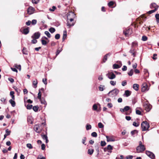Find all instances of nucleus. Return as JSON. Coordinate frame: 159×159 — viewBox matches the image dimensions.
<instances>
[{"label": "nucleus", "instance_id": "nucleus-1", "mask_svg": "<svg viewBox=\"0 0 159 159\" xmlns=\"http://www.w3.org/2000/svg\"><path fill=\"white\" fill-rule=\"evenodd\" d=\"M143 141L139 142V145L136 148V152L137 153H142L146 149L145 146L143 144Z\"/></svg>", "mask_w": 159, "mask_h": 159}, {"label": "nucleus", "instance_id": "nucleus-2", "mask_svg": "<svg viewBox=\"0 0 159 159\" xmlns=\"http://www.w3.org/2000/svg\"><path fill=\"white\" fill-rule=\"evenodd\" d=\"M141 127L143 131L148 130L150 127L149 124L146 121H143L141 124Z\"/></svg>", "mask_w": 159, "mask_h": 159}, {"label": "nucleus", "instance_id": "nucleus-3", "mask_svg": "<svg viewBox=\"0 0 159 159\" xmlns=\"http://www.w3.org/2000/svg\"><path fill=\"white\" fill-rule=\"evenodd\" d=\"M67 19L70 20L71 21L72 20H74V19L76 18V16L74 12L72 11H69L67 14Z\"/></svg>", "mask_w": 159, "mask_h": 159}, {"label": "nucleus", "instance_id": "nucleus-4", "mask_svg": "<svg viewBox=\"0 0 159 159\" xmlns=\"http://www.w3.org/2000/svg\"><path fill=\"white\" fill-rule=\"evenodd\" d=\"M119 92V91L116 89H115L113 90L110 91L108 93L107 95L108 96L113 97H115L117 95Z\"/></svg>", "mask_w": 159, "mask_h": 159}, {"label": "nucleus", "instance_id": "nucleus-5", "mask_svg": "<svg viewBox=\"0 0 159 159\" xmlns=\"http://www.w3.org/2000/svg\"><path fill=\"white\" fill-rule=\"evenodd\" d=\"M133 33L132 29L129 27H128L124 30L123 33L126 37H128L131 35Z\"/></svg>", "mask_w": 159, "mask_h": 159}, {"label": "nucleus", "instance_id": "nucleus-6", "mask_svg": "<svg viewBox=\"0 0 159 159\" xmlns=\"http://www.w3.org/2000/svg\"><path fill=\"white\" fill-rule=\"evenodd\" d=\"M67 26H68V28H70L71 27L73 26L75 24V21L74 20H72L71 21L70 20L67 19Z\"/></svg>", "mask_w": 159, "mask_h": 159}, {"label": "nucleus", "instance_id": "nucleus-7", "mask_svg": "<svg viewBox=\"0 0 159 159\" xmlns=\"http://www.w3.org/2000/svg\"><path fill=\"white\" fill-rule=\"evenodd\" d=\"M24 27L21 28L20 30V31L22 34L26 35L28 34L29 32V27H26L24 28Z\"/></svg>", "mask_w": 159, "mask_h": 159}, {"label": "nucleus", "instance_id": "nucleus-8", "mask_svg": "<svg viewBox=\"0 0 159 159\" xmlns=\"http://www.w3.org/2000/svg\"><path fill=\"white\" fill-rule=\"evenodd\" d=\"M124 110L125 112H126L125 113L126 115H129L131 113V109L129 106H126L124 107Z\"/></svg>", "mask_w": 159, "mask_h": 159}, {"label": "nucleus", "instance_id": "nucleus-9", "mask_svg": "<svg viewBox=\"0 0 159 159\" xmlns=\"http://www.w3.org/2000/svg\"><path fill=\"white\" fill-rule=\"evenodd\" d=\"M143 107L145 110L147 112L149 111L152 107V106L148 103L145 104Z\"/></svg>", "mask_w": 159, "mask_h": 159}, {"label": "nucleus", "instance_id": "nucleus-10", "mask_svg": "<svg viewBox=\"0 0 159 159\" xmlns=\"http://www.w3.org/2000/svg\"><path fill=\"white\" fill-rule=\"evenodd\" d=\"M146 154L148 156L152 159H154L155 158V156L154 154L152 152L148 151H146Z\"/></svg>", "mask_w": 159, "mask_h": 159}, {"label": "nucleus", "instance_id": "nucleus-11", "mask_svg": "<svg viewBox=\"0 0 159 159\" xmlns=\"http://www.w3.org/2000/svg\"><path fill=\"white\" fill-rule=\"evenodd\" d=\"M113 149V147L110 145H109L107 147H106L104 148V152H108L110 153H111L112 152L111 150Z\"/></svg>", "mask_w": 159, "mask_h": 159}, {"label": "nucleus", "instance_id": "nucleus-12", "mask_svg": "<svg viewBox=\"0 0 159 159\" xmlns=\"http://www.w3.org/2000/svg\"><path fill=\"white\" fill-rule=\"evenodd\" d=\"M35 11V9L34 8L30 6L29 7L27 10V12L28 14L29 15H31L33 14Z\"/></svg>", "mask_w": 159, "mask_h": 159}, {"label": "nucleus", "instance_id": "nucleus-13", "mask_svg": "<svg viewBox=\"0 0 159 159\" xmlns=\"http://www.w3.org/2000/svg\"><path fill=\"white\" fill-rule=\"evenodd\" d=\"M110 79H113L116 78V75L112 72L108 73L106 75Z\"/></svg>", "mask_w": 159, "mask_h": 159}, {"label": "nucleus", "instance_id": "nucleus-14", "mask_svg": "<svg viewBox=\"0 0 159 159\" xmlns=\"http://www.w3.org/2000/svg\"><path fill=\"white\" fill-rule=\"evenodd\" d=\"M40 36V33L39 32H38L35 33L33 35L31 36V38L33 39H38L39 38Z\"/></svg>", "mask_w": 159, "mask_h": 159}, {"label": "nucleus", "instance_id": "nucleus-15", "mask_svg": "<svg viewBox=\"0 0 159 159\" xmlns=\"http://www.w3.org/2000/svg\"><path fill=\"white\" fill-rule=\"evenodd\" d=\"M148 85L146 83H144L142 85L141 91L142 92H144L145 91L148 90Z\"/></svg>", "mask_w": 159, "mask_h": 159}, {"label": "nucleus", "instance_id": "nucleus-16", "mask_svg": "<svg viewBox=\"0 0 159 159\" xmlns=\"http://www.w3.org/2000/svg\"><path fill=\"white\" fill-rule=\"evenodd\" d=\"M34 130L37 133H39L41 132V129L39 128V125L38 124L34 125Z\"/></svg>", "mask_w": 159, "mask_h": 159}, {"label": "nucleus", "instance_id": "nucleus-17", "mask_svg": "<svg viewBox=\"0 0 159 159\" xmlns=\"http://www.w3.org/2000/svg\"><path fill=\"white\" fill-rule=\"evenodd\" d=\"M111 55V53L109 52V53H108L107 54L105 55H104V56L103 57V58L102 59V63H105V62H106V61H107V57H108V56L110 57Z\"/></svg>", "mask_w": 159, "mask_h": 159}, {"label": "nucleus", "instance_id": "nucleus-18", "mask_svg": "<svg viewBox=\"0 0 159 159\" xmlns=\"http://www.w3.org/2000/svg\"><path fill=\"white\" fill-rule=\"evenodd\" d=\"M158 6L155 3H152L150 6V7L152 9L154 8V9H156V11L158 8Z\"/></svg>", "mask_w": 159, "mask_h": 159}, {"label": "nucleus", "instance_id": "nucleus-19", "mask_svg": "<svg viewBox=\"0 0 159 159\" xmlns=\"http://www.w3.org/2000/svg\"><path fill=\"white\" fill-rule=\"evenodd\" d=\"M38 125H39V128L41 129V131L42 129H43L44 127L46 125V124L45 122H44L42 123L41 124H39Z\"/></svg>", "mask_w": 159, "mask_h": 159}, {"label": "nucleus", "instance_id": "nucleus-20", "mask_svg": "<svg viewBox=\"0 0 159 159\" xmlns=\"http://www.w3.org/2000/svg\"><path fill=\"white\" fill-rule=\"evenodd\" d=\"M122 65V63H121V65L118 64H115L113 65V69H118L120 68Z\"/></svg>", "mask_w": 159, "mask_h": 159}, {"label": "nucleus", "instance_id": "nucleus-21", "mask_svg": "<svg viewBox=\"0 0 159 159\" xmlns=\"http://www.w3.org/2000/svg\"><path fill=\"white\" fill-rule=\"evenodd\" d=\"M138 133V131L137 130H134L131 132V134L132 136L134 137Z\"/></svg>", "mask_w": 159, "mask_h": 159}, {"label": "nucleus", "instance_id": "nucleus-22", "mask_svg": "<svg viewBox=\"0 0 159 159\" xmlns=\"http://www.w3.org/2000/svg\"><path fill=\"white\" fill-rule=\"evenodd\" d=\"M66 33L67 32H66V30L64 31L63 35V37H62V41H64L66 38V36H67Z\"/></svg>", "mask_w": 159, "mask_h": 159}, {"label": "nucleus", "instance_id": "nucleus-23", "mask_svg": "<svg viewBox=\"0 0 159 159\" xmlns=\"http://www.w3.org/2000/svg\"><path fill=\"white\" fill-rule=\"evenodd\" d=\"M131 94V92L129 90H126L125 91L124 95H125L127 97H129Z\"/></svg>", "mask_w": 159, "mask_h": 159}, {"label": "nucleus", "instance_id": "nucleus-24", "mask_svg": "<svg viewBox=\"0 0 159 159\" xmlns=\"http://www.w3.org/2000/svg\"><path fill=\"white\" fill-rule=\"evenodd\" d=\"M139 85L138 84H134L133 85V88L136 91H138L139 89Z\"/></svg>", "mask_w": 159, "mask_h": 159}, {"label": "nucleus", "instance_id": "nucleus-25", "mask_svg": "<svg viewBox=\"0 0 159 159\" xmlns=\"http://www.w3.org/2000/svg\"><path fill=\"white\" fill-rule=\"evenodd\" d=\"M38 82L37 79L34 80L33 82V85L34 88H36L37 87V84Z\"/></svg>", "mask_w": 159, "mask_h": 159}, {"label": "nucleus", "instance_id": "nucleus-26", "mask_svg": "<svg viewBox=\"0 0 159 159\" xmlns=\"http://www.w3.org/2000/svg\"><path fill=\"white\" fill-rule=\"evenodd\" d=\"M9 102L11 104L12 107H14L16 106V102L12 99L10 100Z\"/></svg>", "mask_w": 159, "mask_h": 159}, {"label": "nucleus", "instance_id": "nucleus-27", "mask_svg": "<svg viewBox=\"0 0 159 159\" xmlns=\"http://www.w3.org/2000/svg\"><path fill=\"white\" fill-rule=\"evenodd\" d=\"M129 52L132 54V55L134 56V57H135V48H131L130 50L129 51Z\"/></svg>", "mask_w": 159, "mask_h": 159}, {"label": "nucleus", "instance_id": "nucleus-28", "mask_svg": "<svg viewBox=\"0 0 159 159\" xmlns=\"http://www.w3.org/2000/svg\"><path fill=\"white\" fill-rule=\"evenodd\" d=\"M62 48H59L57 51L56 53V56H57L59 53L62 51Z\"/></svg>", "mask_w": 159, "mask_h": 159}, {"label": "nucleus", "instance_id": "nucleus-29", "mask_svg": "<svg viewBox=\"0 0 159 159\" xmlns=\"http://www.w3.org/2000/svg\"><path fill=\"white\" fill-rule=\"evenodd\" d=\"M41 135L42 138L43 139H48V137L46 134H44L43 133H42L41 134Z\"/></svg>", "mask_w": 159, "mask_h": 159}, {"label": "nucleus", "instance_id": "nucleus-30", "mask_svg": "<svg viewBox=\"0 0 159 159\" xmlns=\"http://www.w3.org/2000/svg\"><path fill=\"white\" fill-rule=\"evenodd\" d=\"M14 91H11L10 92V95L12 99L13 100H14L15 99V96L14 95Z\"/></svg>", "mask_w": 159, "mask_h": 159}, {"label": "nucleus", "instance_id": "nucleus-31", "mask_svg": "<svg viewBox=\"0 0 159 159\" xmlns=\"http://www.w3.org/2000/svg\"><path fill=\"white\" fill-rule=\"evenodd\" d=\"M22 53L23 54H28V52L26 48H23V49L22 50Z\"/></svg>", "mask_w": 159, "mask_h": 159}, {"label": "nucleus", "instance_id": "nucleus-32", "mask_svg": "<svg viewBox=\"0 0 159 159\" xmlns=\"http://www.w3.org/2000/svg\"><path fill=\"white\" fill-rule=\"evenodd\" d=\"M14 66L17 69H19V70H21V66L20 65H18L17 64H15L14 65Z\"/></svg>", "mask_w": 159, "mask_h": 159}, {"label": "nucleus", "instance_id": "nucleus-33", "mask_svg": "<svg viewBox=\"0 0 159 159\" xmlns=\"http://www.w3.org/2000/svg\"><path fill=\"white\" fill-rule=\"evenodd\" d=\"M39 107L38 106H35L33 107V110L35 112H37L38 111Z\"/></svg>", "mask_w": 159, "mask_h": 159}, {"label": "nucleus", "instance_id": "nucleus-34", "mask_svg": "<svg viewBox=\"0 0 159 159\" xmlns=\"http://www.w3.org/2000/svg\"><path fill=\"white\" fill-rule=\"evenodd\" d=\"M91 125L89 124H87L86 126V128L87 130L90 129H91Z\"/></svg>", "mask_w": 159, "mask_h": 159}, {"label": "nucleus", "instance_id": "nucleus-35", "mask_svg": "<svg viewBox=\"0 0 159 159\" xmlns=\"http://www.w3.org/2000/svg\"><path fill=\"white\" fill-rule=\"evenodd\" d=\"M49 30L51 33H53L56 30L54 28L51 27L49 29Z\"/></svg>", "mask_w": 159, "mask_h": 159}, {"label": "nucleus", "instance_id": "nucleus-36", "mask_svg": "<svg viewBox=\"0 0 159 159\" xmlns=\"http://www.w3.org/2000/svg\"><path fill=\"white\" fill-rule=\"evenodd\" d=\"M155 17L156 19V21L157 23H159V14H157L155 15Z\"/></svg>", "mask_w": 159, "mask_h": 159}, {"label": "nucleus", "instance_id": "nucleus-37", "mask_svg": "<svg viewBox=\"0 0 159 159\" xmlns=\"http://www.w3.org/2000/svg\"><path fill=\"white\" fill-rule=\"evenodd\" d=\"M137 46V43L135 42H133L132 43V48H135V47Z\"/></svg>", "mask_w": 159, "mask_h": 159}, {"label": "nucleus", "instance_id": "nucleus-38", "mask_svg": "<svg viewBox=\"0 0 159 159\" xmlns=\"http://www.w3.org/2000/svg\"><path fill=\"white\" fill-rule=\"evenodd\" d=\"M98 109V106L96 104H94L93 106V110L96 111Z\"/></svg>", "mask_w": 159, "mask_h": 159}, {"label": "nucleus", "instance_id": "nucleus-39", "mask_svg": "<svg viewBox=\"0 0 159 159\" xmlns=\"http://www.w3.org/2000/svg\"><path fill=\"white\" fill-rule=\"evenodd\" d=\"M133 126L137 127L139 126V123L138 122L137 123L135 121H134L133 122Z\"/></svg>", "mask_w": 159, "mask_h": 159}, {"label": "nucleus", "instance_id": "nucleus-40", "mask_svg": "<svg viewBox=\"0 0 159 159\" xmlns=\"http://www.w3.org/2000/svg\"><path fill=\"white\" fill-rule=\"evenodd\" d=\"M44 33L46 35H47L48 37L49 38L51 37V34L48 31H45Z\"/></svg>", "mask_w": 159, "mask_h": 159}, {"label": "nucleus", "instance_id": "nucleus-41", "mask_svg": "<svg viewBox=\"0 0 159 159\" xmlns=\"http://www.w3.org/2000/svg\"><path fill=\"white\" fill-rule=\"evenodd\" d=\"M114 2L113 1H110L108 4V5L109 7H111L114 4Z\"/></svg>", "mask_w": 159, "mask_h": 159}, {"label": "nucleus", "instance_id": "nucleus-42", "mask_svg": "<svg viewBox=\"0 0 159 159\" xmlns=\"http://www.w3.org/2000/svg\"><path fill=\"white\" fill-rule=\"evenodd\" d=\"M104 125L101 123L99 122L98 123V127L100 128H102L104 127Z\"/></svg>", "mask_w": 159, "mask_h": 159}, {"label": "nucleus", "instance_id": "nucleus-43", "mask_svg": "<svg viewBox=\"0 0 159 159\" xmlns=\"http://www.w3.org/2000/svg\"><path fill=\"white\" fill-rule=\"evenodd\" d=\"M41 102L42 104H46V102L44 100V99L41 98V99H39Z\"/></svg>", "mask_w": 159, "mask_h": 159}, {"label": "nucleus", "instance_id": "nucleus-44", "mask_svg": "<svg viewBox=\"0 0 159 159\" xmlns=\"http://www.w3.org/2000/svg\"><path fill=\"white\" fill-rule=\"evenodd\" d=\"M104 86L102 85H100L99 87V89L100 91H102L104 90Z\"/></svg>", "mask_w": 159, "mask_h": 159}, {"label": "nucleus", "instance_id": "nucleus-45", "mask_svg": "<svg viewBox=\"0 0 159 159\" xmlns=\"http://www.w3.org/2000/svg\"><path fill=\"white\" fill-rule=\"evenodd\" d=\"M41 41L43 45H46L47 43V41L46 40H45L44 39H41Z\"/></svg>", "mask_w": 159, "mask_h": 159}, {"label": "nucleus", "instance_id": "nucleus-46", "mask_svg": "<svg viewBox=\"0 0 159 159\" xmlns=\"http://www.w3.org/2000/svg\"><path fill=\"white\" fill-rule=\"evenodd\" d=\"M33 107V106L32 105L28 104L26 106V108L27 109L29 110L31 109Z\"/></svg>", "mask_w": 159, "mask_h": 159}, {"label": "nucleus", "instance_id": "nucleus-47", "mask_svg": "<svg viewBox=\"0 0 159 159\" xmlns=\"http://www.w3.org/2000/svg\"><path fill=\"white\" fill-rule=\"evenodd\" d=\"M38 98L39 99H41V91H39V93H38Z\"/></svg>", "mask_w": 159, "mask_h": 159}, {"label": "nucleus", "instance_id": "nucleus-48", "mask_svg": "<svg viewBox=\"0 0 159 159\" xmlns=\"http://www.w3.org/2000/svg\"><path fill=\"white\" fill-rule=\"evenodd\" d=\"M93 152V149H89L88 150V153L90 155H92Z\"/></svg>", "mask_w": 159, "mask_h": 159}, {"label": "nucleus", "instance_id": "nucleus-49", "mask_svg": "<svg viewBox=\"0 0 159 159\" xmlns=\"http://www.w3.org/2000/svg\"><path fill=\"white\" fill-rule=\"evenodd\" d=\"M37 20L35 19L31 21V23L32 25H34L37 23Z\"/></svg>", "mask_w": 159, "mask_h": 159}, {"label": "nucleus", "instance_id": "nucleus-50", "mask_svg": "<svg viewBox=\"0 0 159 159\" xmlns=\"http://www.w3.org/2000/svg\"><path fill=\"white\" fill-rule=\"evenodd\" d=\"M60 34H57L55 35V38L56 39H60Z\"/></svg>", "mask_w": 159, "mask_h": 159}, {"label": "nucleus", "instance_id": "nucleus-51", "mask_svg": "<svg viewBox=\"0 0 159 159\" xmlns=\"http://www.w3.org/2000/svg\"><path fill=\"white\" fill-rule=\"evenodd\" d=\"M91 136L93 137H96L97 136V133L96 132H93L92 133Z\"/></svg>", "mask_w": 159, "mask_h": 159}, {"label": "nucleus", "instance_id": "nucleus-52", "mask_svg": "<svg viewBox=\"0 0 159 159\" xmlns=\"http://www.w3.org/2000/svg\"><path fill=\"white\" fill-rule=\"evenodd\" d=\"M148 39V38L145 36H143L142 37V40L143 41H146Z\"/></svg>", "mask_w": 159, "mask_h": 159}, {"label": "nucleus", "instance_id": "nucleus-53", "mask_svg": "<svg viewBox=\"0 0 159 159\" xmlns=\"http://www.w3.org/2000/svg\"><path fill=\"white\" fill-rule=\"evenodd\" d=\"M156 11V9H154V10H151V11H150L148 12V13L149 14H151L152 13H153L155 12V11Z\"/></svg>", "mask_w": 159, "mask_h": 159}, {"label": "nucleus", "instance_id": "nucleus-54", "mask_svg": "<svg viewBox=\"0 0 159 159\" xmlns=\"http://www.w3.org/2000/svg\"><path fill=\"white\" fill-rule=\"evenodd\" d=\"M110 84L113 86H114L116 84V81H114L112 80H111L110 81Z\"/></svg>", "mask_w": 159, "mask_h": 159}, {"label": "nucleus", "instance_id": "nucleus-55", "mask_svg": "<svg viewBox=\"0 0 159 159\" xmlns=\"http://www.w3.org/2000/svg\"><path fill=\"white\" fill-rule=\"evenodd\" d=\"M27 147L29 148V149H32L33 148V147L31 144L30 143H28L26 145Z\"/></svg>", "mask_w": 159, "mask_h": 159}, {"label": "nucleus", "instance_id": "nucleus-56", "mask_svg": "<svg viewBox=\"0 0 159 159\" xmlns=\"http://www.w3.org/2000/svg\"><path fill=\"white\" fill-rule=\"evenodd\" d=\"M133 73V70L131 69L130 71L128 73V74L129 76H132Z\"/></svg>", "mask_w": 159, "mask_h": 159}, {"label": "nucleus", "instance_id": "nucleus-57", "mask_svg": "<svg viewBox=\"0 0 159 159\" xmlns=\"http://www.w3.org/2000/svg\"><path fill=\"white\" fill-rule=\"evenodd\" d=\"M56 9V7L55 6H53L52 7V8H50L49 10L51 11H55V10Z\"/></svg>", "mask_w": 159, "mask_h": 159}, {"label": "nucleus", "instance_id": "nucleus-58", "mask_svg": "<svg viewBox=\"0 0 159 159\" xmlns=\"http://www.w3.org/2000/svg\"><path fill=\"white\" fill-rule=\"evenodd\" d=\"M10 131L8 129H7L6 130V135H10Z\"/></svg>", "mask_w": 159, "mask_h": 159}, {"label": "nucleus", "instance_id": "nucleus-59", "mask_svg": "<svg viewBox=\"0 0 159 159\" xmlns=\"http://www.w3.org/2000/svg\"><path fill=\"white\" fill-rule=\"evenodd\" d=\"M106 144V143L104 141H102L101 142V145L102 146H105Z\"/></svg>", "mask_w": 159, "mask_h": 159}, {"label": "nucleus", "instance_id": "nucleus-60", "mask_svg": "<svg viewBox=\"0 0 159 159\" xmlns=\"http://www.w3.org/2000/svg\"><path fill=\"white\" fill-rule=\"evenodd\" d=\"M36 39H33L31 40V43L33 44H35L37 42V41Z\"/></svg>", "mask_w": 159, "mask_h": 159}, {"label": "nucleus", "instance_id": "nucleus-61", "mask_svg": "<svg viewBox=\"0 0 159 159\" xmlns=\"http://www.w3.org/2000/svg\"><path fill=\"white\" fill-rule=\"evenodd\" d=\"M39 0H32V2L33 3L36 4L38 3Z\"/></svg>", "mask_w": 159, "mask_h": 159}, {"label": "nucleus", "instance_id": "nucleus-62", "mask_svg": "<svg viewBox=\"0 0 159 159\" xmlns=\"http://www.w3.org/2000/svg\"><path fill=\"white\" fill-rule=\"evenodd\" d=\"M127 84V82L126 80L123 81L122 82V85L123 86H125Z\"/></svg>", "mask_w": 159, "mask_h": 159}, {"label": "nucleus", "instance_id": "nucleus-63", "mask_svg": "<svg viewBox=\"0 0 159 159\" xmlns=\"http://www.w3.org/2000/svg\"><path fill=\"white\" fill-rule=\"evenodd\" d=\"M31 23V21L29 20L25 23V24L28 26L30 25Z\"/></svg>", "mask_w": 159, "mask_h": 159}, {"label": "nucleus", "instance_id": "nucleus-64", "mask_svg": "<svg viewBox=\"0 0 159 159\" xmlns=\"http://www.w3.org/2000/svg\"><path fill=\"white\" fill-rule=\"evenodd\" d=\"M47 79L46 78L44 79L43 78V82L45 84H47Z\"/></svg>", "mask_w": 159, "mask_h": 159}]
</instances>
